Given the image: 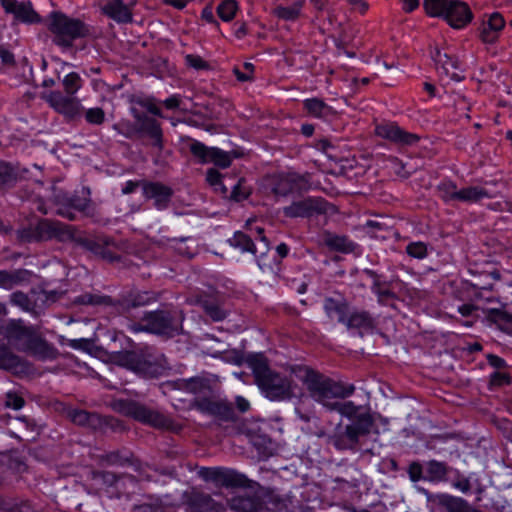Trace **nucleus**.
Wrapping results in <instances>:
<instances>
[{
  "mask_svg": "<svg viewBox=\"0 0 512 512\" xmlns=\"http://www.w3.org/2000/svg\"><path fill=\"white\" fill-rule=\"evenodd\" d=\"M489 321L497 325L503 332L512 335V315L501 309H489L486 312Z\"/></svg>",
  "mask_w": 512,
  "mask_h": 512,
  "instance_id": "26",
  "label": "nucleus"
},
{
  "mask_svg": "<svg viewBox=\"0 0 512 512\" xmlns=\"http://www.w3.org/2000/svg\"><path fill=\"white\" fill-rule=\"evenodd\" d=\"M135 354L131 352H116L113 355V360L122 366L132 367L134 363Z\"/></svg>",
  "mask_w": 512,
  "mask_h": 512,
  "instance_id": "43",
  "label": "nucleus"
},
{
  "mask_svg": "<svg viewBox=\"0 0 512 512\" xmlns=\"http://www.w3.org/2000/svg\"><path fill=\"white\" fill-rule=\"evenodd\" d=\"M190 302L199 305L213 321H221L226 317V311L213 296H199L190 299Z\"/></svg>",
  "mask_w": 512,
  "mask_h": 512,
  "instance_id": "21",
  "label": "nucleus"
},
{
  "mask_svg": "<svg viewBox=\"0 0 512 512\" xmlns=\"http://www.w3.org/2000/svg\"><path fill=\"white\" fill-rule=\"evenodd\" d=\"M132 113L140 130L145 131L155 140V145L161 147L162 132L158 122L148 116L140 115L136 109H132Z\"/></svg>",
  "mask_w": 512,
  "mask_h": 512,
  "instance_id": "22",
  "label": "nucleus"
},
{
  "mask_svg": "<svg viewBox=\"0 0 512 512\" xmlns=\"http://www.w3.org/2000/svg\"><path fill=\"white\" fill-rule=\"evenodd\" d=\"M47 27L53 34L54 42L63 47H70L77 38L88 34V27L79 19L70 18L61 12H51Z\"/></svg>",
  "mask_w": 512,
  "mask_h": 512,
  "instance_id": "5",
  "label": "nucleus"
},
{
  "mask_svg": "<svg viewBox=\"0 0 512 512\" xmlns=\"http://www.w3.org/2000/svg\"><path fill=\"white\" fill-rule=\"evenodd\" d=\"M372 291L377 295L378 302L383 305L391 304L395 299V294L387 288L380 285L378 281H375L372 286Z\"/></svg>",
  "mask_w": 512,
  "mask_h": 512,
  "instance_id": "37",
  "label": "nucleus"
},
{
  "mask_svg": "<svg viewBox=\"0 0 512 512\" xmlns=\"http://www.w3.org/2000/svg\"><path fill=\"white\" fill-rule=\"evenodd\" d=\"M140 185V182L129 180L125 182V184L122 187V193L123 194H130L134 192L138 186Z\"/></svg>",
  "mask_w": 512,
  "mask_h": 512,
  "instance_id": "57",
  "label": "nucleus"
},
{
  "mask_svg": "<svg viewBox=\"0 0 512 512\" xmlns=\"http://www.w3.org/2000/svg\"><path fill=\"white\" fill-rule=\"evenodd\" d=\"M186 64L194 69L201 70L209 67L208 63L200 56L189 54L185 57Z\"/></svg>",
  "mask_w": 512,
  "mask_h": 512,
  "instance_id": "45",
  "label": "nucleus"
},
{
  "mask_svg": "<svg viewBox=\"0 0 512 512\" xmlns=\"http://www.w3.org/2000/svg\"><path fill=\"white\" fill-rule=\"evenodd\" d=\"M348 328H371L373 320L365 311H354L346 315V321L343 322Z\"/></svg>",
  "mask_w": 512,
  "mask_h": 512,
  "instance_id": "28",
  "label": "nucleus"
},
{
  "mask_svg": "<svg viewBox=\"0 0 512 512\" xmlns=\"http://www.w3.org/2000/svg\"><path fill=\"white\" fill-rule=\"evenodd\" d=\"M326 315L330 318H336L338 322L343 323L346 321L348 312V305L342 297L326 298L323 304Z\"/></svg>",
  "mask_w": 512,
  "mask_h": 512,
  "instance_id": "23",
  "label": "nucleus"
},
{
  "mask_svg": "<svg viewBox=\"0 0 512 512\" xmlns=\"http://www.w3.org/2000/svg\"><path fill=\"white\" fill-rule=\"evenodd\" d=\"M69 418L77 425H86L89 422L90 415L83 410H73L69 413Z\"/></svg>",
  "mask_w": 512,
  "mask_h": 512,
  "instance_id": "46",
  "label": "nucleus"
},
{
  "mask_svg": "<svg viewBox=\"0 0 512 512\" xmlns=\"http://www.w3.org/2000/svg\"><path fill=\"white\" fill-rule=\"evenodd\" d=\"M142 191L146 199L154 200L157 209L165 208L172 196L171 188L158 182L142 183Z\"/></svg>",
  "mask_w": 512,
  "mask_h": 512,
  "instance_id": "18",
  "label": "nucleus"
},
{
  "mask_svg": "<svg viewBox=\"0 0 512 512\" xmlns=\"http://www.w3.org/2000/svg\"><path fill=\"white\" fill-rule=\"evenodd\" d=\"M210 159V163H214L215 165L221 168H227L231 164L230 155L227 152L215 147L213 149L212 156Z\"/></svg>",
  "mask_w": 512,
  "mask_h": 512,
  "instance_id": "39",
  "label": "nucleus"
},
{
  "mask_svg": "<svg viewBox=\"0 0 512 512\" xmlns=\"http://www.w3.org/2000/svg\"><path fill=\"white\" fill-rule=\"evenodd\" d=\"M238 10L239 5L236 0H221L217 6L216 12L222 21L230 22L235 18Z\"/></svg>",
  "mask_w": 512,
  "mask_h": 512,
  "instance_id": "29",
  "label": "nucleus"
},
{
  "mask_svg": "<svg viewBox=\"0 0 512 512\" xmlns=\"http://www.w3.org/2000/svg\"><path fill=\"white\" fill-rule=\"evenodd\" d=\"M453 28H463L472 19V13L466 3L454 0L446 12L440 15Z\"/></svg>",
  "mask_w": 512,
  "mask_h": 512,
  "instance_id": "16",
  "label": "nucleus"
},
{
  "mask_svg": "<svg viewBox=\"0 0 512 512\" xmlns=\"http://www.w3.org/2000/svg\"><path fill=\"white\" fill-rule=\"evenodd\" d=\"M81 193L82 196L69 198L62 191L55 192L53 202L56 206V213L69 220L75 219V211L84 212L86 214L91 213L93 207L91 199L89 198L90 191L83 188Z\"/></svg>",
  "mask_w": 512,
  "mask_h": 512,
  "instance_id": "6",
  "label": "nucleus"
},
{
  "mask_svg": "<svg viewBox=\"0 0 512 512\" xmlns=\"http://www.w3.org/2000/svg\"><path fill=\"white\" fill-rule=\"evenodd\" d=\"M406 251L410 256L418 259H422L427 255V247L423 242L410 243Z\"/></svg>",
  "mask_w": 512,
  "mask_h": 512,
  "instance_id": "41",
  "label": "nucleus"
},
{
  "mask_svg": "<svg viewBox=\"0 0 512 512\" xmlns=\"http://www.w3.org/2000/svg\"><path fill=\"white\" fill-rule=\"evenodd\" d=\"M135 331L145 330L150 333L173 336L179 330V325L175 323L167 312H150L143 318L141 328H135Z\"/></svg>",
  "mask_w": 512,
  "mask_h": 512,
  "instance_id": "11",
  "label": "nucleus"
},
{
  "mask_svg": "<svg viewBox=\"0 0 512 512\" xmlns=\"http://www.w3.org/2000/svg\"><path fill=\"white\" fill-rule=\"evenodd\" d=\"M0 512H34L28 503H22L19 506L4 508L0 507Z\"/></svg>",
  "mask_w": 512,
  "mask_h": 512,
  "instance_id": "54",
  "label": "nucleus"
},
{
  "mask_svg": "<svg viewBox=\"0 0 512 512\" xmlns=\"http://www.w3.org/2000/svg\"><path fill=\"white\" fill-rule=\"evenodd\" d=\"M443 504L448 512H471L473 510L466 500L459 497H446Z\"/></svg>",
  "mask_w": 512,
  "mask_h": 512,
  "instance_id": "31",
  "label": "nucleus"
},
{
  "mask_svg": "<svg viewBox=\"0 0 512 512\" xmlns=\"http://www.w3.org/2000/svg\"><path fill=\"white\" fill-rule=\"evenodd\" d=\"M236 405H237V408L241 411V412H246L249 410L250 408V403L248 400H246L244 397L242 396H238L236 398Z\"/></svg>",
  "mask_w": 512,
  "mask_h": 512,
  "instance_id": "58",
  "label": "nucleus"
},
{
  "mask_svg": "<svg viewBox=\"0 0 512 512\" xmlns=\"http://www.w3.org/2000/svg\"><path fill=\"white\" fill-rule=\"evenodd\" d=\"M510 383V376L505 372L495 371L490 375V385L502 386Z\"/></svg>",
  "mask_w": 512,
  "mask_h": 512,
  "instance_id": "47",
  "label": "nucleus"
},
{
  "mask_svg": "<svg viewBox=\"0 0 512 512\" xmlns=\"http://www.w3.org/2000/svg\"><path fill=\"white\" fill-rule=\"evenodd\" d=\"M293 374L306 387L310 397L328 410L336 399L348 397L354 392L352 385L345 387L308 367H295Z\"/></svg>",
  "mask_w": 512,
  "mask_h": 512,
  "instance_id": "3",
  "label": "nucleus"
},
{
  "mask_svg": "<svg viewBox=\"0 0 512 512\" xmlns=\"http://www.w3.org/2000/svg\"><path fill=\"white\" fill-rule=\"evenodd\" d=\"M476 309V307L472 304H463L461 306L458 307V312L462 315V316H470L473 311Z\"/></svg>",
  "mask_w": 512,
  "mask_h": 512,
  "instance_id": "59",
  "label": "nucleus"
},
{
  "mask_svg": "<svg viewBox=\"0 0 512 512\" xmlns=\"http://www.w3.org/2000/svg\"><path fill=\"white\" fill-rule=\"evenodd\" d=\"M302 9L301 2H295L290 6H279L275 9L276 15L287 21L295 20L300 15V11Z\"/></svg>",
  "mask_w": 512,
  "mask_h": 512,
  "instance_id": "34",
  "label": "nucleus"
},
{
  "mask_svg": "<svg viewBox=\"0 0 512 512\" xmlns=\"http://www.w3.org/2000/svg\"><path fill=\"white\" fill-rule=\"evenodd\" d=\"M88 345L86 339H72L69 341V346L73 349H84Z\"/></svg>",
  "mask_w": 512,
  "mask_h": 512,
  "instance_id": "60",
  "label": "nucleus"
},
{
  "mask_svg": "<svg viewBox=\"0 0 512 512\" xmlns=\"http://www.w3.org/2000/svg\"><path fill=\"white\" fill-rule=\"evenodd\" d=\"M214 147H207L199 141L190 144V152L198 158L201 163H210Z\"/></svg>",
  "mask_w": 512,
  "mask_h": 512,
  "instance_id": "32",
  "label": "nucleus"
},
{
  "mask_svg": "<svg viewBox=\"0 0 512 512\" xmlns=\"http://www.w3.org/2000/svg\"><path fill=\"white\" fill-rule=\"evenodd\" d=\"M1 5L6 13L13 14L15 19L20 22L29 24L40 22V17L33 10L30 2L1 0Z\"/></svg>",
  "mask_w": 512,
  "mask_h": 512,
  "instance_id": "15",
  "label": "nucleus"
},
{
  "mask_svg": "<svg viewBox=\"0 0 512 512\" xmlns=\"http://www.w3.org/2000/svg\"><path fill=\"white\" fill-rule=\"evenodd\" d=\"M303 105L307 113L316 118H326L332 113L331 107L318 98L306 99Z\"/></svg>",
  "mask_w": 512,
  "mask_h": 512,
  "instance_id": "27",
  "label": "nucleus"
},
{
  "mask_svg": "<svg viewBox=\"0 0 512 512\" xmlns=\"http://www.w3.org/2000/svg\"><path fill=\"white\" fill-rule=\"evenodd\" d=\"M42 98L58 113L69 119L79 116L83 110L80 99L74 95L62 94L60 91H51Z\"/></svg>",
  "mask_w": 512,
  "mask_h": 512,
  "instance_id": "10",
  "label": "nucleus"
},
{
  "mask_svg": "<svg viewBox=\"0 0 512 512\" xmlns=\"http://www.w3.org/2000/svg\"><path fill=\"white\" fill-rule=\"evenodd\" d=\"M230 508L235 512H256L258 503L252 497L238 496L232 498Z\"/></svg>",
  "mask_w": 512,
  "mask_h": 512,
  "instance_id": "30",
  "label": "nucleus"
},
{
  "mask_svg": "<svg viewBox=\"0 0 512 512\" xmlns=\"http://www.w3.org/2000/svg\"><path fill=\"white\" fill-rule=\"evenodd\" d=\"M257 232L260 235V248H258L256 244L251 240L250 236L240 231L235 232L234 235L228 240L229 244L242 253L249 252L255 257L263 256L268 252L269 246L266 238L262 236L263 229L257 228Z\"/></svg>",
  "mask_w": 512,
  "mask_h": 512,
  "instance_id": "13",
  "label": "nucleus"
},
{
  "mask_svg": "<svg viewBox=\"0 0 512 512\" xmlns=\"http://www.w3.org/2000/svg\"><path fill=\"white\" fill-rule=\"evenodd\" d=\"M491 197L492 194L484 187L464 186L459 188L458 202L473 204Z\"/></svg>",
  "mask_w": 512,
  "mask_h": 512,
  "instance_id": "24",
  "label": "nucleus"
},
{
  "mask_svg": "<svg viewBox=\"0 0 512 512\" xmlns=\"http://www.w3.org/2000/svg\"><path fill=\"white\" fill-rule=\"evenodd\" d=\"M402 2H403V9L406 12L413 11L419 5V1L418 0H402Z\"/></svg>",
  "mask_w": 512,
  "mask_h": 512,
  "instance_id": "61",
  "label": "nucleus"
},
{
  "mask_svg": "<svg viewBox=\"0 0 512 512\" xmlns=\"http://www.w3.org/2000/svg\"><path fill=\"white\" fill-rule=\"evenodd\" d=\"M199 475L205 481H210L227 488L248 486L247 477L233 469L222 467L201 468Z\"/></svg>",
  "mask_w": 512,
  "mask_h": 512,
  "instance_id": "7",
  "label": "nucleus"
},
{
  "mask_svg": "<svg viewBox=\"0 0 512 512\" xmlns=\"http://www.w3.org/2000/svg\"><path fill=\"white\" fill-rule=\"evenodd\" d=\"M436 68L440 75L454 81H460L462 78L460 63L447 53L437 51L434 56Z\"/></svg>",
  "mask_w": 512,
  "mask_h": 512,
  "instance_id": "19",
  "label": "nucleus"
},
{
  "mask_svg": "<svg viewBox=\"0 0 512 512\" xmlns=\"http://www.w3.org/2000/svg\"><path fill=\"white\" fill-rule=\"evenodd\" d=\"M5 405L8 408H12L14 410H19L24 405V400L22 397L18 396L16 393H7Z\"/></svg>",
  "mask_w": 512,
  "mask_h": 512,
  "instance_id": "48",
  "label": "nucleus"
},
{
  "mask_svg": "<svg viewBox=\"0 0 512 512\" xmlns=\"http://www.w3.org/2000/svg\"><path fill=\"white\" fill-rule=\"evenodd\" d=\"M326 212L327 202L319 197L303 198L283 208L284 215L290 218H309Z\"/></svg>",
  "mask_w": 512,
  "mask_h": 512,
  "instance_id": "9",
  "label": "nucleus"
},
{
  "mask_svg": "<svg viewBox=\"0 0 512 512\" xmlns=\"http://www.w3.org/2000/svg\"><path fill=\"white\" fill-rule=\"evenodd\" d=\"M326 244L337 251L348 252L354 247V244L343 236L330 235L326 239Z\"/></svg>",
  "mask_w": 512,
  "mask_h": 512,
  "instance_id": "35",
  "label": "nucleus"
},
{
  "mask_svg": "<svg viewBox=\"0 0 512 512\" xmlns=\"http://www.w3.org/2000/svg\"><path fill=\"white\" fill-rule=\"evenodd\" d=\"M11 175V169L6 164H0V185L8 181Z\"/></svg>",
  "mask_w": 512,
  "mask_h": 512,
  "instance_id": "56",
  "label": "nucleus"
},
{
  "mask_svg": "<svg viewBox=\"0 0 512 512\" xmlns=\"http://www.w3.org/2000/svg\"><path fill=\"white\" fill-rule=\"evenodd\" d=\"M505 27V20L498 12L487 15L480 27V38L484 43H494L500 36Z\"/></svg>",
  "mask_w": 512,
  "mask_h": 512,
  "instance_id": "17",
  "label": "nucleus"
},
{
  "mask_svg": "<svg viewBox=\"0 0 512 512\" xmlns=\"http://www.w3.org/2000/svg\"><path fill=\"white\" fill-rule=\"evenodd\" d=\"M245 361L252 370L257 386L270 400H284L298 395L293 369L289 377L280 375L270 369L262 353L248 354Z\"/></svg>",
  "mask_w": 512,
  "mask_h": 512,
  "instance_id": "1",
  "label": "nucleus"
},
{
  "mask_svg": "<svg viewBox=\"0 0 512 512\" xmlns=\"http://www.w3.org/2000/svg\"><path fill=\"white\" fill-rule=\"evenodd\" d=\"M359 406L352 401L338 402L331 407V411H337L352 422L342 428L337 426L334 434L330 436V443L338 450L355 449L360 439L369 435L374 427V419L369 413H359Z\"/></svg>",
  "mask_w": 512,
  "mask_h": 512,
  "instance_id": "2",
  "label": "nucleus"
},
{
  "mask_svg": "<svg viewBox=\"0 0 512 512\" xmlns=\"http://www.w3.org/2000/svg\"><path fill=\"white\" fill-rule=\"evenodd\" d=\"M0 58L2 64L6 66H13L15 63L14 55L4 48H0Z\"/></svg>",
  "mask_w": 512,
  "mask_h": 512,
  "instance_id": "52",
  "label": "nucleus"
},
{
  "mask_svg": "<svg viewBox=\"0 0 512 512\" xmlns=\"http://www.w3.org/2000/svg\"><path fill=\"white\" fill-rule=\"evenodd\" d=\"M134 3L124 4L122 0H112L102 8L103 13L117 23H129L132 21Z\"/></svg>",
  "mask_w": 512,
  "mask_h": 512,
  "instance_id": "20",
  "label": "nucleus"
},
{
  "mask_svg": "<svg viewBox=\"0 0 512 512\" xmlns=\"http://www.w3.org/2000/svg\"><path fill=\"white\" fill-rule=\"evenodd\" d=\"M85 120L92 125H101L105 121V112L99 107L89 108L85 111Z\"/></svg>",
  "mask_w": 512,
  "mask_h": 512,
  "instance_id": "38",
  "label": "nucleus"
},
{
  "mask_svg": "<svg viewBox=\"0 0 512 512\" xmlns=\"http://www.w3.org/2000/svg\"><path fill=\"white\" fill-rule=\"evenodd\" d=\"M197 407L202 412H207L214 414L217 411V405L215 403H212L210 401H202L197 404Z\"/></svg>",
  "mask_w": 512,
  "mask_h": 512,
  "instance_id": "55",
  "label": "nucleus"
},
{
  "mask_svg": "<svg viewBox=\"0 0 512 512\" xmlns=\"http://www.w3.org/2000/svg\"><path fill=\"white\" fill-rule=\"evenodd\" d=\"M198 499L201 504V512H224V507L216 503L210 496L199 495Z\"/></svg>",
  "mask_w": 512,
  "mask_h": 512,
  "instance_id": "40",
  "label": "nucleus"
},
{
  "mask_svg": "<svg viewBox=\"0 0 512 512\" xmlns=\"http://www.w3.org/2000/svg\"><path fill=\"white\" fill-rule=\"evenodd\" d=\"M311 187L310 176L295 172L281 173L274 177L273 192L279 196H287Z\"/></svg>",
  "mask_w": 512,
  "mask_h": 512,
  "instance_id": "8",
  "label": "nucleus"
},
{
  "mask_svg": "<svg viewBox=\"0 0 512 512\" xmlns=\"http://www.w3.org/2000/svg\"><path fill=\"white\" fill-rule=\"evenodd\" d=\"M439 192L442 199L446 202L457 201L458 202V194L459 188L455 183L451 181H444L439 185Z\"/></svg>",
  "mask_w": 512,
  "mask_h": 512,
  "instance_id": "36",
  "label": "nucleus"
},
{
  "mask_svg": "<svg viewBox=\"0 0 512 512\" xmlns=\"http://www.w3.org/2000/svg\"><path fill=\"white\" fill-rule=\"evenodd\" d=\"M11 302L15 305L21 306L22 308H27L29 304L28 297L21 292L13 293L11 295Z\"/></svg>",
  "mask_w": 512,
  "mask_h": 512,
  "instance_id": "50",
  "label": "nucleus"
},
{
  "mask_svg": "<svg viewBox=\"0 0 512 512\" xmlns=\"http://www.w3.org/2000/svg\"><path fill=\"white\" fill-rule=\"evenodd\" d=\"M188 0H164L165 3L174 6L177 9H182L186 6Z\"/></svg>",
  "mask_w": 512,
  "mask_h": 512,
  "instance_id": "63",
  "label": "nucleus"
},
{
  "mask_svg": "<svg viewBox=\"0 0 512 512\" xmlns=\"http://www.w3.org/2000/svg\"><path fill=\"white\" fill-rule=\"evenodd\" d=\"M131 414L136 420L155 427H162L165 425V418L163 415L156 411L147 409L144 406H134Z\"/></svg>",
  "mask_w": 512,
  "mask_h": 512,
  "instance_id": "25",
  "label": "nucleus"
},
{
  "mask_svg": "<svg viewBox=\"0 0 512 512\" xmlns=\"http://www.w3.org/2000/svg\"><path fill=\"white\" fill-rule=\"evenodd\" d=\"M487 360L488 363L496 369H501L506 366V361L497 355L489 354Z\"/></svg>",
  "mask_w": 512,
  "mask_h": 512,
  "instance_id": "53",
  "label": "nucleus"
},
{
  "mask_svg": "<svg viewBox=\"0 0 512 512\" xmlns=\"http://www.w3.org/2000/svg\"><path fill=\"white\" fill-rule=\"evenodd\" d=\"M8 337L10 340L18 342L20 350L28 352L39 359H55L58 355L56 348L36 335L31 328L23 326L20 321L12 322L9 325Z\"/></svg>",
  "mask_w": 512,
  "mask_h": 512,
  "instance_id": "4",
  "label": "nucleus"
},
{
  "mask_svg": "<svg viewBox=\"0 0 512 512\" xmlns=\"http://www.w3.org/2000/svg\"><path fill=\"white\" fill-rule=\"evenodd\" d=\"M61 231L59 223L49 220L39 221L34 228L23 229L19 232V237L24 241L48 240L58 236Z\"/></svg>",
  "mask_w": 512,
  "mask_h": 512,
  "instance_id": "14",
  "label": "nucleus"
},
{
  "mask_svg": "<svg viewBox=\"0 0 512 512\" xmlns=\"http://www.w3.org/2000/svg\"><path fill=\"white\" fill-rule=\"evenodd\" d=\"M375 134L385 140L399 145H413L418 142L416 134L401 129L394 122H383L375 127Z\"/></svg>",
  "mask_w": 512,
  "mask_h": 512,
  "instance_id": "12",
  "label": "nucleus"
},
{
  "mask_svg": "<svg viewBox=\"0 0 512 512\" xmlns=\"http://www.w3.org/2000/svg\"><path fill=\"white\" fill-rule=\"evenodd\" d=\"M179 104H180V100L177 96L169 97L164 101V105L168 109H175L179 106Z\"/></svg>",
  "mask_w": 512,
  "mask_h": 512,
  "instance_id": "62",
  "label": "nucleus"
},
{
  "mask_svg": "<svg viewBox=\"0 0 512 512\" xmlns=\"http://www.w3.org/2000/svg\"><path fill=\"white\" fill-rule=\"evenodd\" d=\"M66 94L75 95L82 87V78L76 72L68 73L62 80Z\"/></svg>",
  "mask_w": 512,
  "mask_h": 512,
  "instance_id": "33",
  "label": "nucleus"
},
{
  "mask_svg": "<svg viewBox=\"0 0 512 512\" xmlns=\"http://www.w3.org/2000/svg\"><path fill=\"white\" fill-rule=\"evenodd\" d=\"M16 283V279L10 273L0 271V287L11 289Z\"/></svg>",
  "mask_w": 512,
  "mask_h": 512,
  "instance_id": "49",
  "label": "nucleus"
},
{
  "mask_svg": "<svg viewBox=\"0 0 512 512\" xmlns=\"http://www.w3.org/2000/svg\"><path fill=\"white\" fill-rule=\"evenodd\" d=\"M244 72L240 71L238 68L234 69V74L237 79L241 82L249 81L253 78L254 66L252 63L246 62L243 65Z\"/></svg>",
  "mask_w": 512,
  "mask_h": 512,
  "instance_id": "44",
  "label": "nucleus"
},
{
  "mask_svg": "<svg viewBox=\"0 0 512 512\" xmlns=\"http://www.w3.org/2000/svg\"><path fill=\"white\" fill-rule=\"evenodd\" d=\"M201 18L207 23L213 24L216 27L219 25L218 21L215 19L213 9L210 6H207L202 10Z\"/></svg>",
  "mask_w": 512,
  "mask_h": 512,
  "instance_id": "51",
  "label": "nucleus"
},
{
  "mask_svg": "<svg viewBox=\"0 0 512 512\" xmlns=\"http://www.w3.org/2000/svg\"><path fill=\"white\" fill-rule=\"evenodd\" d=\"M206 180L215 189L219 188L223 193H226L227 189L222 185L221 182V174L216 169H208Z\"/></svg>",
  "mask_w": 512,
  "mask_h": 512,
  "instance_id": "42",
  "label": "nucleus"
},
{
  "mask_svg": "<svg viewBox=\"0 0 512 512\" xmlns=\"http://www.w3.org/2000/svg\"><path fill=\"white\" fill-rule=\"evenodd\" d=\"M276 251L281 258H284L287 256V254L289 252V248L286 244L281 243L277 246Z\"/></svg>",
  "mask_w": 512,
  "mask_h": 512,
  "instance_id": "64",
  "label": "nucleus"
}]
</instances>
